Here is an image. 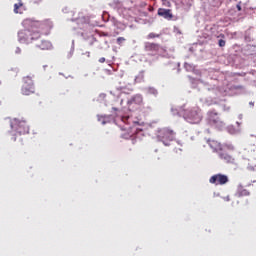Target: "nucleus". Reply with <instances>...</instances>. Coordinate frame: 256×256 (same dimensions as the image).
I'll list each match as a JSON object with an SVG mask.
<instances>
[{
  "mask_svg": "<svg viewBox=\"0 0 256 256\" xmlns=\"http://www.w3.org/2000/svg\"><path fill=\"white\" fill-rule=\"evenodd\" d=\"M236 7L238 11H241V5L238 4Z\"/></svg>",
  "mask_w": 256,
  "mask_h": 256,
  "instance_id": "obj_24",
  "label": "nucleus"
},
{
  "mask_svg": "<svg viewBox=\"0 0 256 256\" xmlns=\"http://www.w3.org/2000/svg\"><path fill=\"white\" fill-rule=\"evenodd\" d=\"M219 158L224 161V163H235V158L229 154L228 151H221L219 154Z\"/></svg>",
  "mask_w": 256,
  "mask_h": 256,
  "instance_id": "obj_11",
  "label": "nucleus"
},
{
  "mask_svg": "<svg viewBox=\"0 0 256 256\" xmlns=\"http://www.w3.org/2000/svg\"><path fill=\"white\" fill-rule=\"evenodd\" d=\"M218 45H219V47H225V45H226L225 40L220 39L219 42H218Z\"/></svg>",
  "mask_w": 256,
  "mask_h": 256,
  "instance_id": "obj_18",
  "label": "nucleus"
},
{
  "mask_svg": "<svg viewBox=\"0 0 256 256\" xmlns=\"http://www.w3.org/2000/svg\"><path fill=\"white\" fill-rule=\"evenodd\" d=\"M163 5H165V7H171V2L166 0L165 2H163Z\"/></svg>",
  "mask_w": 256,
  "mask_h": 256,
  "instance_id": "obj_20",
  "label": "nucleus"
},
{
  "mask_svg": "<svg viewBox=\"0 0 256 256\" xmlns=\"http://www.w3.org/2000/svg\"><path fill=\"white\" fill-rule=\"evenodd\" d=\"M38 49H42V51H47L51 47V42L42 40L40 44L37 45Z\"/></svg>",
  "mask_w": 256,
  "mask_h": 256,
  "instance_id": "obj_15",
  "label": "nucleus"
},
{
  "mask_svg": "<svg viewBox=\"0 0 256 256\" xmlns=\"http://www.w3.org/2000/svg\"><path fill=\"white\" fill-rule=\"evenodd\" d=\"M255 168H256V165H249L248 166V169H249V171H255Z\"/></svg>",
  "mask_w": 256,
  "mask_h": 256,
  "instance_id": "obj_21",
  "label": "nucleus"
},
{
  "mask_svg": "<svg viewBox=\"0 0 256 256\" xmlns=\"http://www.w3.org/2000/svg\"><path fill=\"white\" fill-rule=\"evenodd\" d=\"M127 103L129 107H141L143 105V96L136 94L132 96Z\"/></svg>",
  "mask_w": 256,
  "mask_h": 256,
  "instance_id": "obj_8",
  "label": "nucleus"
},
{
  "mask_svg": "<svg viewBox=\"0 0 256 256\" xmlns=\"http://www.w3.org/2000/svg\"><path fill=\"white\" fill-rule=\"evenodd\" d=\"M209 147L213 149L215 153H220L221 151H235V147L231 144H221L216 140L208 141Z\"/></svg>",
  "mask_w": 256,
  "mask_h": 256,
  "instance_id": "obj_4",
  "label": "nucleus"
},
{
  "mask_svg": "<svg viewBox=\"0 0 256 256\" xmlns=\"http://www.w3.org/2000/svg\"><path fill=\"white\" fill-rule=\"evenodd\" d=\"M21 93L23 95H33V93H35V82H33V76H25L22 78Z\"/></svg>",
  "mask_w": 256,
  "mask_h": 256,
  "instance_id": "obj_3",
  "label": "nucleus"
},
{
  "mask_svg": "<svg viewBox=\"0 0 256 256\" xmlns=\"http://www.w3.org/2000/svg\"><path fill=\"white\" fill-rule=\"evenodd\" d=\"M25 11V4L22 0H18V3L14 4V13L21 14Z\"/></svg>",
  "mask_w": 256,
  "mask_h": 256,
  "instance_id": "obj_14",
  "label": "nucleus"
},
{
  "mask_svg": "<svg viewBox=\"0 0 256 256\" xmlns=\"http://www.w3.org/2000/svg\"><path fill=\"white\" fill-rule=\"evenodd\" d=\"M209 183L212 185H227L229 183V177L225 174H215L210 177Z\"/></svg>",
  "mask_w": 256,
  "mask_h": 256,
  "instance_id": "obj_6",
  "label": "nucleus"
},
{
  "mask_svg": "<svg viewBox=\"0 0 256 256\" xmlns=\"http://www.w3.org/2000/svg\"><path fill=\"white\" fill-rule=\"evenodd\" d=\"M14 141H17V138H14Z\"/></svg>",
  "mask_w": 256,
  "mask_h": 256,
  "instance_id": "obj_27",
  "label": "nucleus"
},
{
  "mask_svg": "<svg viewBox=\"0 0 256 256\" xmlns=\"http://www.w3.org/2000/svg\"><path fill=\"white\" fill-rule=\"evenodd\" d=\"M165 1H167V0H162V2H165Z\"/></svg>",
  "mask_w": 256,
  "mask_h": 256,
  "instance_id": "obj_28",
  "label": "nucleus"
},
{
  "mask_svg": "<svg viewBox=\"0 0 256 256\" xmlns=\"http://www.w3.org/2000/svg\"><path fill=\"white\" fill-rule=\"evenodd\" d=\"M22 24L25 29L18 32V41L20 43H25L26 45H29V43H33V41L41 39V32L39 31L40 24L38 21L26 19L23 21Z\"/></svg>",
  "mask_w": 256,
  "mask_h": 256,
  "instance_id": "obj_1",
  "label": "nucleus"
},
{
  "mask_svg": "<svg viewBox=\"0 0 256 256\" xmlns=\"http://www.w3.org/2000/svg\"><path fill=\"white\" fill-rule=\"evenodd\" d=\"M207 122L209 125H219L221 119L219 118V113L216 110H210L207 113Z\"/></svg>",
  "mask_w": 256,
  "mask_h": 256,
  "instance_id": "obj_7",
  "label": "nucleus"
},
{
  "mask_svg": "<svg viewBox=\"0 0 256 256\" xmlns=\"http://www.w3.org/2000/svg\"><path fill=\"white\" fill-rule=\"evenodd\" d=\"M127 119H129V117H122V121L125 123V121H127Z\"/></svg>",
  "mask_w": 256,
  "mask_h": 256,
  "instance_id": "obj_23",
  "label": "nucleus"
},
{
  "mask_svg": "<svg viewBox=\"0 0 256 256\" xmlns=\"http://www.w3.org/2000/svg\"><path fill=\"white\" fill-rule=\"evenodd\" d=\"M160 135H162V139H167L168 141H173V139H175V131L169 128L162 129Z\"/></svg>",
  "mask_w": 256,
  "mask_h": 256,
  "instance_id": "obj_10",
  "label": "nucleus"
},
{
  "mask_svg": "<svg viewBox=\"0 0 256 256\" xmlns=\"http://www.w3.org/2000/svg\"><path fill=\"white\" fill-rule=\"evenodd\" d=\"M159 49H161V46L157 43L146 42L144 44V50L148 53H158Z\"/></svg>",
  "mask_w": 256,
  "mask_h": 256,
  "instance_id": "obj_9",
  "label": "nucleus"
},
{
  "mask_svg": "<svg viewBox=\"0 0 256 256\" xmlns=\"http://www.w3.org/2000/svg\"><path fill=\"white\" fill-rule=\"evenodd\" d=\"M11 129H14L19 135H27L29 133V124L26 120H19L14 118L10 122Z\"/></svg>",
  "mask_w": 256,
  "mask_h": 256,
  "instance_id": "obj_2",
  "label": "nucleus"
},
{
  "mask_svg": "<svg viewBox=\"0 0 256 256\" xmlns=\"http://www.w3.org/2000/svg\"><path fill=\"white\" fill-rule=\"evenodd\" d=\"M112 109L113 111H119V109H117L116 107H113Z\"/></svg>",
  "mask_w": 256,
  "mask_h": 256,
  "instance_id": "obj_25",
  "label": "nucleus"
},
{
  "mask_svg": "<svg viewBox=\"0 0 256 256\" xmlns=\"http://www.w3.org/2000/svg\"><path fill=\"white\" fill-rule=\"evenodd\" d=\"M157 37H159V34H155L152 32V33L148 34L147 39H155Z\"/></svg>",
  "mask_w": 256,
  "mask_h": 256,
  "instance_id": "obj_16",
  "label": "nucleus"
},
{
  "mask_svg": "<svg viewBox=\"0 0 256 256\" xmlns=\"http://www.w3.org/2000/svg\"><path fill=\"white\" fill-rule=\"evenodd\" d=\"M250 105H252V107H253L254 103H253V102H250Z\"/></svg>",
  "mask_w": 256,
  "mask_h": 256,
  "instance_id": "obj_26",
  "label": "nucleus"
},
{
  "mask_svg": "<svg viewBox=\"0 0 256 256\" xmlns=\"http://www.w3.org/2000/svg\"><path fill=\"white\" fill-rule=\"evenodd\" d=\"M185 119L188 123L197 124L201 122V112L199 108H191L186 110L185 112Z\"/></svg>",
  "mask_w": 256,
  "mask_h": 256,
  "instance_id": "obj_5",
  "label": "nucleus"
},
{
  "mask_svg": "<svg viewBox=\"0 0 256 256\" xmlns=\"http://www.w3.org/2000/svg\"><path fill=\"white\" fill-rule=\"evenodd\" d=\"M98 121H101L102 125H105V116H98Z\"/></svg>",
  "mask_w": 256,
  "mask_h": 256,
  "instance_id": "obj_19",
  "label": "nucleus"
},
{
  "mask_svg": "<svg viewBox=\"0 0 256 256\" xmlns=\"http://www.w3.org/2000/svg\"><path fill=\"white\" fill-rule=\"evenodd\" d=\"M99 63H105V57H101V58L99 59Z\"/></svg>",
  "mask_w": 256,
  "mask_h": 256,
  "instance_id": "obj_22",
  "label": "nucleus"
},
{
  "mask_svg": "<svg viewBox=\"0 0 256 256\" xmlns=\"http://www.w3.org/2000/svg\"><path fill=\"white\" fill-rule=\"evenodd\" d=\"M123 42H125V38H124V37H118V38H117V43H118L119 45H122Z\"/></svg>",
  "mask_w": 256,
  "mask_h": 256,
  "instance_id": "obj_17",
  "label": "nucleus"
},
{
  "mask_svg": "<svg viewBox=\"0 0 256 256\" xmlns=\"http://www.w3.org/2000/svg\"><path fill=\"white\" fill-rule=\"evenodd\" d=\"M158 15L159 17L167 19L168 21H171V19H173V13L171 12V9L159 8Z\"/></svg>",
  "mask_w": 256,
  "mask_h": 256,
  "instance_id": "obj_12",
  "label": "nucleus"
},
{
  "mask_svg": "<svg viewBox=\"0 0 256 256\" xmlns=\"http://www.w3.org/2000/svg\"><path fill=\"white\" fill-rule=\"evenodd\" d=\"M251 195V192L249 190L245 189L243 185H238L237 191H236V197H249Z\"/></svg>",
  "mask_w": 256,
  "mask_h": 256,
  "instance_id": "obj_13",
  "label": "nucleus"
}]
</instances>
